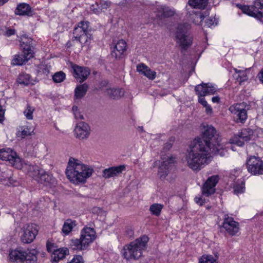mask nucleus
<instances>
[{
  "instance_id": "1",
  "label": "nucleus",
  "mask_w": 263,
  "mask_h": 263,
  "mask_svg": "<svg viewBox=\"0 0 263 263\" xmlns=\"http://www.w3.org/2000/svg\"><path fill=\"white\" fill-rule=\"evenodd\" d=\"M220 142L216 129L212 125L204 126L201 137L195 139L187 149L185 160L188 166L198 171L206 163L211 153L224 156L226 151Z\"/></svg>"
},
{
  "instance_id": "2",
  "label": "nucleus",
  "mask_w": 263,
  "mask_h": 263,
  "mask_svg": "<svg viewBox=\"0 0 263 263\" xmlns=\"http://www.w3.org/2000/svg\"><path fill=\"white\" fill-rule=\"evenodd\" d=\"M148 240L147 236L143 235L125 245L121 252L123 257L127 260L138 259L142 256L143 251L146 248Z\"/></svg>"
},
{
  "instance_id": "3",
  "label": "nucleus",
  "mask_w": 263,
  "mask_h": 263,
  "mask_svg": "<svg viewBox=\"0 0 263 263\" xmlns=\"http://www.w3.org/2000/svg\"><path fill=\"white\" fill-rule=\"evenodd\" d=\"M21 46L23 49V53L14 56L12 61L13 65H23L34 57V48L31 38H28L26 35L23 36L21 37Z\"/></svg>"
},
{
  "instance_id": "4",
  "label": "nucleus",
  "mask_w": 263,
  "mask_h": 263,
  "mask_svg": "<svg viewBox=\"0 0 263 263\" xmlns=\"http://www.w3.org/2000/svg\"><path fill=\"white\" fill-rule=\"evenodd\" d=\"M66 174L69 180L74 184L82 182V163L72 158L69 160Z\"/></svg>"
},
{
  "instance_id": "5",
  "label": "nucleus",
  "mask_w": 263,
  "mask_h": 263,
  "mask_svg": "<svg viewBox=\"0 0 263 263\" xmlns=\"http://www.w3.org/2000/svg\"><path fill=\"white\" fill-rule=\"evenodd\" d=\"M190 25L185 23L179 24L176 32L177 42L183 49H186L192 43V38L188 36L186 33L190 29Z\"/></svg>"
},
{
  "instance_id": "6",
  "label": "nucleus",
  "mask_w": 263,
  "mask_h": 263,
  "mask_svg": "<svg viewBox=\"0 0 263 263\" xmlns=\"http://www.w3.org/2000/svg\"><path fill=\"white\" fill-rule=\"evenodd\" d=\"M244 13L254 17L263 23V0H256L253 5L239 7Z\"/></svg>"
},
{
  "instance_id": "7",
  "label": "nucleus",
  "mask_w": 263,
  "mask_h": 263,
  "mask_svg": "<svg viewBox=\"0 0 263 263\" xmlns=\"http://www.w3.org/2000/svg\"><path fill=\"white\" fill-rule=\"evenodd\" d=\"M195 90L198 96V102L204 107L208 104L203 97L214 94L216 91V88L211 83H202L196 86Z\"/></svg>"
},
{
  "instance_id": "8",
  "label": "nucleus",
  "mask_w": 263,
  "mask_h": 263,
  "mask_svg": "<svg viewBox=\"0 0 263 263\" xmlns=\"http://www.w3.org/2000/svg\"><path fill=\"white\" fill-rule=\"evenodd\" d=\"M162 162L158 168V176L161 180H164L168 175L175 162V158L171 155L162 156Z\"/></svg>"
},
{
  "instance_id": "9",
  "label": "nucleus",
  "mask_w": 263,
  "mask_h": 263,
  "mask_svg": "<svg viewBox=\"0 0 263 263\" xmlns=\"http://www.w3.org/2000/svg\"><path fill=\"white\" fill-rule=\"evenodd\" d=\"M0 159L8 161L16 168L22 167L20 158L17 156L16 153L10 148L0 149Z\"/></svg>"
},
{
  "instance_id": "10",
  "label": "nucleus",
  "mask_w": 263,
  "mask_h": 263,
  "mask_svg": "<svg viewBox=\"0 0 263 263\" xmlns=\"http://www.w3.org/2000/svg\"><path fill=\"white\" fill-rule=\"evenodd\" d=\"M250 108L249 105L245 102H242L231 106L229 110L238 117L237 122L244 123L247 118V111Z\"/></svg>"
},
{
  "instance_id": "11",
  "label": "nucleus",
  "mask_w": 263,
  "mask_h": 263,
  "mask_svg": "<svg viewBox=\"0 0 263 263\" xmlns=\"http://www.w3.org/2000/svg\"><path fill=\"white\" fill-rule=\"evenodd\" d=\"M248 171L253 175L263 174V161L257 157L251 156L247 161Z\"/></svg>"
},
{
  "instance_id": "12",
  "label": "nucleus",
  "mask_w": 263,
  "mask_h": 263,
  "mask_svg": "<svg viewBox=\"0 0 263 263\" xmlns=\"http://www.w3.org/2000/svg\"><path fill=\"white\" fill-rule=\"evenodd\" d=\"M222 228L231 236L237 235L239 232V223L234 221L233 217L228 215L224 216Z\"/></svg>"
},
{
  "instance_id": "13",
  "label": "nucleus",
  "mask_w": 263,
  "mask_h": 263,
  "mask_svg": "<svg viewBox=\"0 0 263 263\" xmlns=\"http://www.w3.org/2000/svg\"><path fill=\"white\" fill-rule=\"evenodd\" d=\"M38 231L36 226L33 224H28L24 227L21 240L25 243H29L35 239Z\"/></svg>"
},
{
  "instance_id": "14",
  "label": "nucleus",
  "mask_w": 263,
  "mask_h": 263,
  "mask_svg": "<svg viewBox=\"0 0 263 263\" xmlns=\"http://www.w3.org/2000/svg\"><path fill=\"white\" fill-rule=\"evenodd\" d=\"M254 136V132L252 129L247 128H243L239 132L237 135V137H235L232 140V142L236 145L242 146L243 145L245 142H248L251 140Z\"/></svg>"
},
{
  "instance_id": "15",
  "label": "nucleus",
  "mask_w": 263,
  "mask_h": 263,
  "mask_svg": "<svg viewBox=\"0 0 263 263\" xmlns=\"http://www.w3.org/2000/svg\"><path fill=\"white\" fill-rule=\"evenodd\" d=\"M219 181L217 175H213L209 177L203 184L202 188L203 195L209 196L215 192V186Z\"/></svg>"
},
{
  "instance_id": "16",
  "label": "nucleus",
  "mask_w": 263,
  "mask_h": 263,
  "mask_svg": "<svg viewBox=\"0 0 263 263\" xmlns=\"http://www.w3.org/2000/svg\"><path fill=\"white\" fill-rule=\"evenodd\" d=\"M107 84L106 82H102L100 84V88H101L105 94L110 98L112 99H119L124 95V90L117 87H106L103 88L105 84Z\"/></svg>"
},
{
  "instance_id": "17",
  "label": "nucleus",
  "mask_w": 263,
  "mask_h": 263,
  "mask_svg": "<svg viewBox=\"0 0 263 263\" xmlns=\"http://www.w3.org/2000/svg\"><path fill=\"white\" fill-rule=\"evenodd\" d=\"M154 12L156 16L159 20L173 16L175 14V10L166 6H159L155 8Z\"/></svg>"
},
{
  "instance_id": "18",
  "label": "nucleus",
  "mask_w": 263,
  "mask_h": 263,
  "mask_svg": "<svg viewBox=\"0 0 263 263\" xmlns=\"http://www.w3.org/2000/svg\"><path fill=\"white\" fill-rule=\"evenodd\" d=\"M126 43L124 40H119L114 46L111 52V57L116 60L122 58L126 50Z\"/></svg>"
},
{
  "instance_id": "19",
  "label": "nucleus",
  "mask_w": 263,
  "mask_h": 263,
  "mask_svg": "<svg viewBox=\"0 0 263 263\" xmlns=\"http://www.w3.org/2000/svg\"><path fill=\"white\" fill-rule=\"evenodd\" d=\"M125 170L124 165L110 167L103 171L102 176L105 179L113 177L121 174Z\"/></svg>"
},
{
  "instance_id": "20",
  "label": "nucleus",
  "mask_w": 263,
  "mask_h": 263,
  "mask_svg": "<svg viewBox=\"0 0 263 263\" xmlns=\"http://www.w3.org/2000/svg\"><path fill=\"white\" fill-rule=\"evenodd\" d=\"M96 238V232L92 228L83 229V250Z\"/></svg>"
},
{
  "instance_id": "21",
  "label": "nucleus",
  "mask_w": 263,
  "mask_h": 263,
  "mask_svg": "<svg viewBox=\"0 0 263 263\" xmlns=\"http://www.w3.org/2000/svg\"><path fill=\"white\" fill-rule=\"evenodd\" d=\"M42 173L39 178H36V181L39 183L46 186L54 185L55 184V179L51 175L47 173L45 171L42 172Z\"/></svg>"
},
{
  "instance_id": "22",
  "label": "nucleus",
  "mask_w": 263,
  "mask_h": 263,
  "mask_svg": "<svg viewBox=\"0 0 263 263\" xmlns=\"http://www.w3.org/2000/svg\"><path fill=\"white\" fill-rule=\"evenodd\" d=\"M137 70L149 80H153L156 78V72L155 71L152 70L147 66L143 63H140L137 65Z\"/></svg>"
},
{
  "instance_id": "23",
  "label": "nucleus",
  "mask_w": 263,
  "mask_h": 263,
  "mask_svg": "<svg viewBox=\"0 0 263 263\" xmlns=\"http://www.w3.org/2000/svg\"><path fill=\"white\" fill-rule=\"evenodd\" d=\"M14 12L16 15H18L31 16L33 14V10L26 3H21L18 5Z\"/></svg>"
},
{
  "instance_id": "24",
  "label": "nucleus",
  "mask_w": 263,
  "mask_h": 263,
  "mask_svg": "<svg viewBox=\"0 0 263 263\" xmlns=\"http://www.w3.org/2000/svg\"><path fill=\"white\" fill-rule=\"evenodd\" d=\"M26 168L27 170L28 175L35 180L36 178H39L42 174V172L44 171L40 168L37 165H28L26 166Z\"/></svg>"
},
{
  "instance_id": "25",
  "label": "nucleus",
  "mask_w": 263,
  "mask_h": 263,
  "mask_svg": "<svg viewBox=\"0 0 263 263\" xmlns=\"http://www.w3.org/2000/svg\"><path fill=\"white\" fill-rule=\"evenodd\" d=\"M69 254V250L67 248H62L57 249L53 253V261L52 263H57L60 260L63 259L66 255Z\"/></svg>"
},
{
  "instance_id": "26",
  "label": "nucleus",
  "mask_w": 263,
  "mask_h": 263,
  "mask_svg": "<svg viewBox=\"0 0 263 263\" xmlns=\"http://www.w3.org/2000/svg\"><path fill=\"white\" fill-rule=\"evenodd\" d=\"M25 252L22 250H14L9 253L10 259L13 261L22 263L24 259Z\"/></svg>"
},
{
  "instance_id": "27",
  "label": "nucleus",
  "mask_w": 263,
  "mask_h": 263,
  "mask_svg": "<svg viewBox=\"0 0 263 263\" xmlns=\"http://www.w3.org/2000/svg\"><path fill=\"white\" fill-rule=\"evenodd\" d=\"M189 18L195 24L200 25L204 18V16L200 11H192L190 13Z\"/></svg>"
},
{
  "instance_id": "28",
  "label": "nucleus",
  "mask_w": 263,
  "mask_h": 263,
  "mask_svg": "<svg viewBox=\"0 0 263 263\" xmlns=\"http://www.w3.org/2000/svg\"><path fill=\"white\" fill-rule=\"evenodd\" d=\"M83 37L86 36V41L85 42V44L86 46H88L90 43V41L91 39L92 32L91 28H89V23L88 22H84L83 21Z\"/></svg>"
},
{
  "instance_id": "29",
  "label": "nucleus",
  "mask_w": 263,
  "mask_h": 263,
  "mask_svg": "<svg viewBox=\"0 0 263 263\" xmlns=\"http://www.w3.org/2000/svg\"><path fill=\"white\" fill-rule=\"evenodd\" d=\"M76 226V221L72 220L70 219H67L65 220L62 229V233L64 235H68Z\"/></svg>"
},
{
  "instance_id": "30",
  "label": "nucleus",
  "mask_w": 263,
  "mask_h": 263,
  "mask_svg": "<svg viewBox=\"0 0 263 263\" xmlns=\"http://www.w3.org/2000/svg\"><path fill=\"white\" fill-rule=\"evenodd\" d=\"M37 251L35 250L25 252L24 259L22 263H36L37 262Z\"/></svg>"
},
{
  "instance_id": "31",
  "label": "nucleus",
  "mask_w": 263,
  "mask_h": 263,
  "mask_svg": "<svg viewBox=\"0 0 263 263\" xmlns=\"http://www.w3.org/2000/svg\"><path fill=\"white\" fill-rule=\"evenodd\" d=\"M72 73L75 78L79 80L80 83L82 82V67L74 64L70 63Z\"/></svg>"
},
{
  "instance_id": "32",
  "label": "nucleus",
  "mask_w": 263,
  "mask_h": 263,
  "mask_svg": "<svg viewBox=\"0 0 263 263\" xmlns=\"http://www.w3.org/2000/svg\"><path fill=\"white\" fill-rule=\"evenodd\" d=\"M189 4L194 8L204 9L208 4V0H189Z\"/></svg>"
},
{
  "instance_id": "33",
  "label": "nucleus",
  "mask_w": 263,
  "mask_h": 263,
  "mask_svg": "<svg viewBox=\"0 0 263 263\" xmlns=\"http://www.w3.org/2000/svg\"><path fill=\"white\" fill-rule=\"evenodd\" d=\"M94 172L93 166L83 164V184L86 182L87 179L92 176Z\"/></svg>"
},
{
  "instance_id": "34",
  "label": "nucleus",
  "mask_w": 263,
  "mask_h": 263,
  "mask_svg": "<svg viewBox=\"0 0 263 263\" xmlns=\"http://www.w3.org/2000/svg\"><path fill=\"white\" fill-rule=\"evenodd\" d=\"M163 206V205L162 204L154 203L150 206L149 211L152 215L159 216L161 214V210Z\"/></svg>"
},
{
  "instance_id": "35",
  "label": "nucleus",
  "mask_w": 263,
  "mask_h": 263,
  "mask_svg": "<svg viewBox=\"0 0 263 263\" xmlns=\"http://www.w3.org/2000/svg\"><path fill=\"white\" fill-rule=\"evenodd\" d=\"M30 76L26 73H22L18 76L17 81L20 84L27 85L30 82Z\"/></svg>"
},
{
  "instance_id": "36",
  "label": "nucleus",
  "mask_w": 263,
  "mask_h": 263,
  "mask_svg": "<svg viewBox=\"0 0 263 263\" xmlns=\"http://www.w3.org/2000/svg\"><path fill=\"white\" fill-rule=\"evenodd\" d=\"M71 245L73 250H81L82 249V233L81 234L79 239L76 238L71 240Z\"/></svg>"
},
{
  "instance_id": "37",
  "label": "nucleus",
  "mask_w": 263,
  "mask_h": 263,
  "mask_svg": "<svg viewBox=\"0 0 263 263\" xmlns=\"http://www.w3.org/2000/svg\"><path fill=\"white\" fill-rule=\"evenodd\" d=\"M82 31V21H81L79 23L78 27H75L73 30V37L74 38V40L77 41L79 42H81V37L82 34H79V33H81Z\"/></svg>"
},
{
  "instance_id": "38",
  "label": "nucleus",
  "mask_w": 263,
  "mask_h": 263,
  "mask_svg": "<svg viewBox=\"0 0 263 263\" xmlns=\"http://www.w3.org/2000/svg\"><path fill=\"white\" fill-rule=\"evenodd\" d=\"M20 131L21 132L22 135L24 137L31 135L34 130V127L33 126H22L20 127Z\"/></svg>"
},
{
  "instance_id": "39",
  "label": "nucleus",
  "mask_w": 263,
  "mask_h": 263,
  "mask_svg": "<svg viewBox=\"0 0 263 263\" xmlns=\"http://www.w3.org/2000/svg\"><path fill=\"white\" fill-rule=\"evenodd\" d=\"M66 78V75L63 71H59L55 73L52 76V80L54 83H61L63 82Z\"/></svg>"
},
{
  "instance_id": "40",
  "label": "nucleus",
  "mask_w": 263,
  "mask_h": 263,
  "mask_svg": "<svg viewBox=\"0 0 263 263\" xmlns=\"http://www.w3.org/2000/svg\"><path fill=\"white\" fill-rule=\"evenodd\" d=\"M7 176L3 177L1 179V182L5 184L9 185L11 184H13L14 181L12 178V173L11 171H8L7 172Z\"/></svg>"
},
{
  "instance_id": "41",
  "label": "nucleus",
  "mask_w": 263,
  "mask_h": 263,
  "mask_svg": "<svg viewBox=\"0 0 263 263\" xmlns=\"http://www.w3.org/2000/svg\"><path fill=\"white\" fill-rule=\"evenodd\" d=\"M199 263H217L212 255H203L199 259Z\"/></svg>"
},
{
  "instance_id": "42",
  "label": "nucleus",
  "mask_w": 263,
  "mask_h": 263,
  "mask_svg": "<svg viewBox=\"0 0 263 263\" xmlns=\"http://www.w3.org/2000/svg\"><path fill=\"white\" fill-rule=\"evenodd\" d=\"M34 111V108L28 104L26 109L24 111V114L26 118L28 120L33 119V113Z\"/></svg>"
},
{
  "instance_id": "43",
  "label": "nucleus",
  "mask_w": 263,
  "mask_h": 263,
  "mask_svg": "<svg viewBox=\"0 0 263 263\" xmlns=\"http://www.w3.org/2000/svg\"><path fill=\"white\" fill-rule=\"evenodd\" d=\"M74 134L77 138H80L82 135V123L81 121L77 123L74 129Z\"/></svg>"
},
{
  "instance_id": "44",
  "label": "nucleus",
  "mask_w": 263,
  "mask_h": 263,
  "mask_svg": "<svg viewBox=\"0 0 263 263\" xmlns=\"http://www.w3.org/2000/svg\"><path fill=\"white\" fill-rule=\"evenodd\" d=\"M245 190V183L243 182H241L240 184H236L234 186V193L237 195L243 193Z\"/></svg>"
},
{
  "instance_id": "45",
  "label": "nucleus",
  "mask_w": 263,
  "mask_h": 263,
  "mask_svg": "<svg viewBox=\"0 0 263 263\" xmlns=\"http://www.w3.org/2000/svg\"><path fill=\"white\" fill-rule=\"evenodd\" d=\"M111 3L105 1H102L100 2V4L98 5L100 9L101 12H104L110 6Z\"/></svg>"
},
{
  "instance_id": "46",
  "label": "nucleus",
  "mask_w": 263,
  "mask_h": 263,
  "mask_svg": "<svg viewBox=\"0 0 263 263\" xmlns=\"http://www.w3.org/2000/svg\"><path fill=\"white\" fill-rule=\"evenodd\" d=\"M91 128L87 124L83 123V139H87L90 134Z\"/></svg>"
},
{
  "instance_id": "47",
  "label": "nucleus",
  "mask_w": 263,
  "mask_h": 263,
  "mask_svg": "<svg viewBox=\"0 0 263 263\" xmlns=\"http://www.w3.org/2000/svg\"><path fill=\"white\" fill-rule=\"evenodd\" d=\"M74 97L76 101L81 99L82 97V85H80L75 89Z\"/></svg>"
},
{
  "instance_id": "48",
  "label": "nucleus",
  "mask_w": 263,
  "mask_h": 263,
  "mask_svg": "<svg viewBox=\"0 0 263 263\" xmlns=\"http://www.w3.org/2000/svg\"><path fill=\"white\" fill-rule=\"evenodd\" d=\"M72 109L74 116V118L77 120V122H79V120H81L82 119V115H81V112L78 110V106L74 105L72 107Z\"/></svg>"
},
{
  "instance_id": "49",
  "label": "nucleus",
  "mask_w": 263,
  "mask_h": 263,
  "mask_svg": "<svg viewBox=\"0 0 263 263\" xmlns=\"http://www.w3.org/2000/svg\"><path fill=\"white\" fill-rule=\"evenodd\" d=\"M46 247L48 252H53V253L57 250V246L55 243L51 242L49 240H48L46 243Z\"/></svg>"
},
{
  "instance_id": "50",
  "label": "nucleus",
  "mask_w": 263,
  "mask_h": 263,
  "mask_svg": "<svg viewBox=\"0 0 263 263\" xmlns=\"http://www.w3.org/2000/svg\"><path fill=\"white\" fill-rule=\"evenodd\" d=\"M90 10L96 14H99L101 13L100 9L98 5H92L90 6Z\"/></svg>"
},
{
  "instance_id": "51",
  "label": "nucleus",
  "mask_w": 263,
  "mask_h": 263,
  "mask_svg": "<svg viewBox=\"0 0 263 263\" xmlns=\"http://www.w3.org/2000/svg\"><path fill=\"white\" fill-rule=\"evenodd\" d=\"M90 73V70L88 68H83V81L87 78L88 76H89Z\"/></svg>"
},
{
  "instance_id": "52",
  "label": "nucleus",
  "mask_w": 263,
  "mask_h": 263,
  "mask_svg": "<svg viewBox=\"0 0 263 263\" xmlns=\"http://www.w3.org/2000/svg\"><path fill=\"white\" fill-rule=\"evenodd\" d=\"M215 22V18H209L206 20V24L209 27H210L214 25Z\"/></svg>"
},
{
  "instance_id": "53",
  "label": "nucleus",
  "mask_w": 263,
  "mask_h": 263,
  "mask_svg": "<svg viewBox=\"0 0 263 263\" xmlns=\"http://www.w3.org/2000/svg\"><path fill=\"white\" fill-rule=\"evenodd\" d=\"M91 211L94 214H99L102 212V209L99 207H93Z\"/></svg>"
},
{
  "instance_id": "54",
  "label": "nucleus",
  "mask_w": 263,
  "mask_h": 263,
  "mask_svg": "<svg viewBox=\"0 0 263 263\" xmlns=\"http://www.w3.org/2000/svg\"><path fill=\"white\" fill-rule=\"evenodd\" d=\"M204 107L205 108V111L207 114H209V115L212 114V113L213 112L212 108L209 104H208L206 106H204Z\"/></svg>"
},
{
  "instance_id": "55",
  "label": "nucleus",
  "mask_w": 263,
  "mask_h": 263,
  "mask_svg": "<svg viewBox=\"0 0 263 263\" xmlns=\"http://www.w3.org/2000/svg\"><path fill=\"white\" fill-rule=\"evenodd\" d=\"M195 202L200 205H202L204 202L202 198L201 197H196L195 198Z\"/></svg>"
},
{
  "instance_id": "56",
  "label": "nucleus",
  "mask_w": 263,
  "mask_h": 263,
  "mask_svg": "<svg viewBox=\"0 0 263 263\" xmlns=\"http://www.w3.org/2000/svg\"><path fill=\"white\" fill-rule=\"evenodd\" d=\"M257 77L259 81L263 83V68L260 70L257 75Z\"/></svg>"
},
{
  "instance_id": "57",
  "label": "nucleus",
  "mask_w": 263,
  "mask_h": 263,
  "mask_svg": "<svg viewBox=\"0 0 263 263\" xmlns=\"http://www.w3.org/2000/svg\"><path fill=\"white\" fill-rule=\"evenodd\" d=\"M14 33H15V30L12 29H8L6 31V34L8 36H10L11 35H13L14 34Z\"/></svg>"
},
{
  "instance_id": "58",
  "label": "nucleus",
  "mask_w": 263,
  "mask_h": 263,
  "mask_svg": "<svg viewBox=\"0 0 263 263\" xmlns=\"http://www.w3.org/2000/svg\"><path fill=\"white\" fill-rule=\"evenodd\" d=\"M219 99H219V98L218 97L216 96V97H213L212 98V101L214 103H218L219 101Z\"/></svg>"
},
{
  "instance_id": "59",
  "label": "nucleus",
  "mask_w": 263,
  "mask_h": 263,
  "mask_svg": "<svg viewBox=\"0 0 263 263\" xmlns=\"http://www.w3.org/2000/svg\"><path fill=\"white\" fill-rule=\"evenodd\" d=\"M88 89V85L86 84H83V96L86 93Z\"/></svg>"
},
{
  "instance_id": "60",
  "label": "nucleus",
  "mask_w": 263,
  "mask_h": 263,
  "mask_svg": "<svg viewBox=\"0 0 263 263\" xmlns=\"http://www.w3.org/2000/svg\"><path fill=\"white\" fill-rule=\"evenodd\" d=\"M171 147H172V144L171 143H167V144H166L165 146H164V148L169 149Z\"/></svg>"
},
{
  "instance_id": "61",
  "label": "nucleus",
  "mask_w": 263,
  "mask_h": 263,
  "mask_svg": "<svg viewBox=\"0 0 263 263\" xmlns=\"http://www.w3.org/2000/svg\"><path fill=\"white\" fill-rule=\"evenodd\" d=\"M8 0H0V6L4 5L6 3Z\"/></svg>"
},
{
  "instance_id": "62",
  "label": "nucleus",
  "mask_w": 263,
  "mask_h": 263,
  "mask_svg": "<svg viewBox=\"0 0 263 263\" xmlns=\"http://www.w3.org/2000/svg\"><path fill=\"white\" fill-rule=\"evenodd\" d=\"M234 70H235V72L238 73H243L241 70H238V69H235V68L234 69Z\"/></svg>"
}]
</instances>
